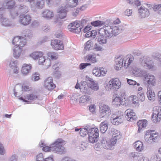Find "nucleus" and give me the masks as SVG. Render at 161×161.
<instances>
[{
  "mask_svg": "<svg viewBox=\"0 0 161 161\" xmlns=\"http://www.w3.org/2000/svg\"><path fill=\"white\" fill-rule=\"evenodd\" d=\"M93 91V90L88 86L87 84L84 86V87H82L81 88V92L87 94L91 95L92 94Z\"/></svg>",
  "mask_w": 161,
  "mask_h": 161,
  "instance_id": "393cba45",
  "label": "nucleus"
},
{
  "mask_svg": "<svg viewBox=\"0 0 161 161\" xmlns=\"http://www.w3.org/2000/svg\"><path fill=\"white\" fill-rule=\"evenodd\" d=\"M42 16L47 19H51L54 16L53 12L48 9H45L42 12Z\"/></svg>",
  "mask_w": 161,
  "mask_h": 161,
  "instance_id": "bb28decb",
  "label": "nucleus"
},
{
  "mask_svg": "<svg viewBox=\"0 0 161 161\" xmlns=\"http://www.w3.org/2000/svg\"><path fill=\"white\" fill-rule=\"evenodd\" d=\"M43 154L42 153H40L37 155L36 157V161H43Z\"/></svg>",
  "mask_w": 161,
  "mask_h": 161,
  "instance_id": "774afa93",
  "label": "nucleus"
},
{
  "mask_svg": "<svg viewBox=\"0 0 161 161\" xmlns=\"http://www.w3.org/2000/svg\"><path fill=\"white\" fill-rule=\"evenodd\" d=\"M22 87L21 86L18 85H16L13 89L14 96L17 97H19V95L17 94V92L19 90L22 91Z\"/></svg>",
  "mask_w": 161,
  "mask_h": 161,
  "instance_id": "49530a36",
  "label": "nucleus"
},
{
  "mask_svg": "<svg viewBox=\"0 0 161 161\" xmlns=\"http://www.w3.org/2000/svg\"><path fill=\"white\" fill-rule=\"evenodd\" d=\"M106 22V24H110L111 25V26H112V28H113L114 27H117L118 28H119L120 27L122 29V30H121V31L120 32H119V34L120 33V32H122L124 29V27L122 26H115V25L119 24V23L120 22L119 20L118 19H116L115 20H114L113 22L109 21L108 20H107Z\"/></svg>",
  "mask_w": 161,
  "mask_h": 161,
  "instance_id": "6ab92c4d",
  "label": "nucleus"
},
{
  "mask_svg": "<svg viewBox=\"0 0 161 161\" xmlns=\"http://www.w3.org/2000/svg\"><path fill=\"white\" fill-rule=\"evenodd\" d=\"M100 131L103 133H105L108 129L107 122L104 121L101 123L100 125Z\"/></svg>",
  "mask_w": 161,
  "mask_h": 161,
  "instance_id": "f704fd0d",
  "label": "nucleus"
},
{
  "mask_svg": "<svg viewBox=\"0 0 161 161\" xmlns=\"http://www.w3.org/2000/svg\"><path fill=\"white\" fill-rule=\"evenodd\" d=\"M124 119V113L122 112H118L111 116V122L114 125H118L123 122Z\"/></svg>",
  "mask_w": 161,
  "mask_h": 161,
  "instance_id": "20e7f679",
  "label": "nucleus"
},
{
  "mask_svg": "<svg viewBox=\"0 0 161 161\" xmlns=\"http://www.w3.org/2000/svg\"><path fill=\"white\" fill-rule=\"evenodd\" d=\"M87 84V82L86 81H81L80 83V84H79L77 83L76 85L75 86V88L76 89H80V91H81V88L82 87H84V86L86 84Z\"/></svg>",
  "mask_w": 161,
  "mask_h": 161,
  "instance_id": "603ef678",
  "label": "nucleus"
},
{
  "mask_svg": "<svg viewBox=\"0 0 161 161\" xmlns=\"http://www.w3.org/2000/svg\"><path fill=\"white\" fill-rule=\"evenodd\" d=\"M161 119V108L159 106L153 107L152 115V120L154 123L159 122Z\"/></svg>",
  "mask_w": 161,
  "mask_h": 161,
  "instance_id": "423d86ee",
  "label": "nucleus"
},
{
  "mask_svg": "<svg viewBox=\"0 0 161 161\" xmlns=\"http://www.w3.org/2000/svg\"><path fill=\"white\" fill-rule=\"evenodd\" d=\"M112 137L114 139H119L121 137V134L118 130L112 128L111 130Z\"/></svg>",
  "mask_w": 161,
  "mask_h": 161,
  "instance_id": "b1692460",
  "label": "nucleus"
},
{
  "mask_svg": "<svg viewBox=\"0 0 161 161\" xmlns=\"http://www.w3.org/2000/svg\"><path fill=\"white\" fill-rule=\"evenodd\" d=\"M90 96L87 95H83L80 97L79 103L82 105L87 104L91 100Z\"/></svg>",
  "mask_w": 161,
  "mask_h": 161,
  "instance_id": "4be33fe9",
  "label": "nucleus"
},
{
  "mask_svg": "<svg viewBox=\"0 0 161 161\" xmlns=\"http://www.w3.org/2000/svg\"><path fill=\"white\" fill-rule=\"evenodd\" d=\"M44 86L48 90H53L55 87V85L53 83L52 77H48L45 80Z\"/></svg>",
  "mask_w": 161,
  "mask_h": 161,
  "instance_id": "ddd939ff",
  "label": "nucleus"
},
{
  "mask_svg": "<svg viewBox=\"0 0 161 161\" xmlns=\"http://www.w3.org/2000/svg\"><path fill=\"white\" fill-rule=\"evenodd\" d=\"M96 57V54L94 53H92L86 56L85 59L87 62L90 61L91 63H95L97 62Z\"/></svg>",
  "mask_w": 161,
  "mask_h": 161,
  "instance_id": "cd10ccee",
  "label": "nucleus"
},
{
  "mask_svg": "<svg viewBox=\"0 0 161 161\" xmlns=\"http://www.w3.org/2000/svg\"><path fill=\"white\" fill-rule=\"evenodd\" d=\"M118 140V139H114L113 137L111 138L110 142V144L111 147H112L114 146L116 143L117 140Z\"/></svg>",
  "mask_w": 161,
  "mask_h": 161,
  "instance_id": "680f3d73",
  "label": "nucleus"
},
{
  "mask_svg": "<svg viewBox=\"0 0 161 161\" xmlns=\"http://www.w3.org/2000/svg\"><path fill=\"white\" fill-rule=\"evenodd\" d=\"M101 145L104 148L107 149H111L110 142H108L106 139H103L101 140Z\"/></svg>",
  "mask_w": 161,
  "mask_h": 161,
  "instance_id": "4c0bfd02",
  "label": "nucleus"
},
{
  "mask_svg": "<svg viewBox=\"0 0 161 161\" xmlns=\"http://www.w3.org/2000/svg\"><path fill=\"white\" fill-rule=\"evenodd\" d=\"M158 138V134L156 133H150L148 131L146 132L144 136L145 141L150 144H152L156 142Z\"/></svg>",
  "mask_w": 161,
  "mask_h": 161,
  "instance_id": "1a4fd4ad",
  "label": "nucleus"
},
{
  "mask_svg": "<svg viewBox=\"0 0 161 161\" xmlns=\"http://www.w3.org/2000/svg\"><path fill=\"white\" fill-rule=\"evenodd\" d=\"M43 55V53L42 52H34L31 54L30 56L34 59L36 60Z\"/></svg>",
  "mask_w": 161,
  "mask_h": 161,
  "instance_id": "e433bc0d",
  "label": "nucleus"
},
{
  "mask_svg": "<svg viewBox=\"0 0 161 161\" xmlns=\"http://www.w3.org/2000/svg\"><path fill=\"white\" fill-rule=\"evenodd\" d=\"M31 21V18L28 14L21 15L19 20L20 23L24 25L29 24Z\"/></svg>",
  "mask_w": 161,
  "mask_h": 161,
  "instance_id": "dca6fc26",
  "label": "nucleus"
},
{
  "mask_svg": "<svg viewBox=\"0 0 161 161\" xmlns=\"http://www.w3.org/2000/svg\"><path fill=\"white\" fill-rule=\"evenodd\" d=\"M125 57V59L124 66V68L126 69L130 65L131 63H132L134 60V58L132 56H130V57H128V56Z\"/></svg>",
  "mask_w": 161,
  "mask_h": 161,
  "instance_id": "c85d7f7f",
  "label": "nucleus"
},
{
  "mask_svg": "<svg viewBox=\"0 0 161 161\" xmlns=\"http://www.w3.org/2000/svg\"><path fill=\"white\" fill-rule=\"evenodd\" d=\"M121 83L117 78L111 79L107 84L105 87L107 89L117 91L120 87Z\"/></svg>",
  "mask_w": 161,
  "mask_h": 161,
  "instance_id": "39448f33",
  "label": "nucleus"
},
{
  "mask_svg": "<svg viewBox=\"0 0 161 161\" xmlns=\"http://www.w3.org/2000/svg\"><path fill=\"white\" fill-rule=\"evenodd\" d=\"M19 9L21 13H26L29 11L28 7L24 5H20L19 8Z\"/></svg>",
  "mask_w": 161,
  "mask_h": 161,
  "instance_id": "09e8293b",
  "label": "nucleus"
},
{
  "mask_svg": "<svg viewBox=\"0 0 161 161\" xmlns=\"http://www.w3.org/2000/svg\"><path fill=\"white\" fill-rule=\"evenodd\" d=\"M61 139H58L52 144V151L60 154L65 152L64 147L62 145L63 141Z\"/></svg>",
  "mask_w": 161,
  "mask_h": 161,
  "instance_id": "f03ea898",
  "label": "nucleus"
},
{
  "mask_svg": "<svg viewBox=\"0 0 161 161\" xmlns=\"http://www.w3.org/2000/svg\"><path fill=\"white\" fill-rule=\"evenodd\" d=\"M100 68H95L92 70V74L93 75L96 76H100Z\"/></svg>",
  "mask_w": 161,
  "mask_h": 161,
  "instance_id": "3c124183",
  "label": "nucleus"
},
{
  "mask_svg": "<svg viewBox=\"0 0 161 161\" xmlns=\"http://www.w3.org/2000/svg\"><path fill=\"white\" fill-rule=\"evenodd\" d=\"M147 95L148 99L150 100L154 99L155 94L154 92H153L150 87L147 88Z\"/></svg>",
  "mask_w": 161,
  "mask_h": 161,
  "instance_id": "58836bf2",
  "label": "nucleus"
},
{
  "mask_svg": "<svg viewBox=\"0 0 161 161\" xmlns=\"http://www.w3.org/2000/svg\"><path fill=\"white\" fill-rule=\"evenodd\" d=\"M88 136L89 141L91 143H94L97 142L98 140L99 136L97 135V134H96L95 135H93V136L92 135H88Z\"/></svg>",
  "mask_w": 161,
  "mask_h": 161,
  "instance_id": "ea45409f",
  "label": "nucleus"
},
{
  "mask_svg": "<svg viewBox=\"0 0 161 161\" xmlns=\"http://www.w3.org/2000/svg\"><path fill=\"white\" fill-rule=\"evenodd\" d=\"M13 50L14 57L17 58H19L21 53L22 48L18 47V46H17L15 47Z\"/></svg>",
  "mask_w": 161,
  "mask_h": 161,
  "instance_id": "c756f323",
  "label": "nucleus"
},
{
  "mask_svg": "<svg viewBox=\"0 0 161 161\" xmlns=\"http://www.w3.org/2000/svg\"><path fill=\"white\" fill-rule=\"evenodd\" d=\"M37 96L36 95H34L33 94H28L26 95L25 97V98L30 101L34 100L37 99Z\"/></svg>",
  "mask_w": 161,
  "mask_h": 161,
  "instance_id": "de8ad7c7",
  "label": "nucleus"
},
{
  "mask_svg": "<svg viewBox=\"0 0 161 161\" xmlns=\"http://www.w3.org/2000/svg\"><path fill=\"white\" fill-rule=\"evenodd\" d=\"M138 12L139 16L141 18L147 17L150 14L148 10L144 7H141L138 9Z\"/></svg>",
  "mask_w": 161,
  "mask_h": 161,
  "instance_id": "f3484780",
  "label": "nucleus"
},
{
  "mask_svg": "<svg viewBox=\"0 0 161 161\" xmlns=\"http://www.w3.org/2000/svg\"><path fill=\"white\" fill-rule=\"evenodd\" d=\"M32 37V35L31 34H30L29 35H25V39L23 38H21L20 39L19 43L18 45V47H23L25 45L26 43V39H30Z\"/></svg>",
  "mask_w": 161,
  "mask_h": 161,
  "instance_id": "7c9ffc66",
  "label": "nucleus"
},
{
  "mask_svg": "<svg viewBox=\"0 0 161 161\" xmlns=\"http://www.w3.org/2000/svg\"><path fill=\"white\" fill-rule=\"evenodd\" d=\"M134 145L136 151L139 152H141L144 149L143 143L141 141H138L136 142L134 144Z\"/></svg>",
  "mask_w": 161,
  "mask_h": 161,
  "instance_id": "2f4dec72",
  "label": "nucleus"
},
{
  "mask_svg": "<svg viewBox=\"0 0 161 161\" xmlns=\"http://www.w3.org/2000/svg\"><path fill=\"white\" fill-rule=\"evenodd\" d=\"M99 113L101 118L108 117L111 114L110 108L107 105L101 103L99 105Z\"/></svg>",
  "mask_w": 161,
  "mask_h": 161,
  "instance_id": "0eeeda50",
  "label": "nucleus"
},
{
  "mask_svg": "<svg viewBox=\"0 0 161 161\" xmlns=\"http://www.w3.org/2000/svg\"><path fill=\"white\" fill-rule=\"evenodd\" d=\"M89 131L88 135L93 136L97 134V135L99 136V130L96 127H92L90 126V129Z\"/></svg>",
  "mask_w": 161,
  "mask_h": 161,
  "instance_id": "79ce46f5",
  "label": "nucleus"
},
{
  "mask_svg": "<svg viewBox=\"0 0 161 161\" xmlns=\"http://www.w3.org/2000/svg\"><path fill=\"white\" fill-rule=\"evenodd\" d=\"M51 45L53 48L56 50L63 49L64 46L60 40H53L51 41Z\"/></svg>",
  "mask_w": 161,
  "mask_h": 161,
  "instance_id": "2eb2a0df",
  "label": "nucleus"
},
{
  "mask_svg": "<svg viewBox=\"0 0 161 161\" xmlns=\"http://www.w3.org/2000/svg\"><path fill=\"white\" fill-rule=\"evenodd\" d=\"M67 1V7L74 8L76 7L78 4V0H66Z\"/></svg>",
  "mask_w": 161,
  "mask_h": 161,
  "instance_id": "473e14b6",
  "label": "nucleus"
},
{
  "mask_svg": "<svg viewBox=\"0 0 161 161\" xmlns=\"http://www.w3.org/2000/svg\"><path fill=\"white\" fill-rule=\"evenodd\" d=\"M122 100V101L124 103V104H121L122 105L127 106L129 105L130 103V101L128 99H126V96L125 95L124 96H123Z\"/></svg>",
  "mask_w": 161,
  "mask_h": 161,
  "instance_id": "6e6d98bb",
  "label": "nucleus"
},
{
  "mask_svg": "<svg viewBox=\"0 0 161 161\" xmlns=\"http://www.w3.org/2000/svg\"><path fill=\"white\" fill-rule=\"evenodd\" d=\"M91 64L90 63H81L80 64L79 66V68L80 69H83L85 68L87 66L90 65Z\"/></svg>",
  "mask_w": 161,
  "mask_h": 161,
  "instance_id": "e2e57ef3",
  "label": "nucleus"
},
{
  "mask_svg": "<svg viewBox=\"0 0 161 161\" xmlns=\"http://www.w3.org/2000/svg\"><path fill=\"white\" fill-rule=\"evenodd\" d=\"M125 95V93L122 94L120 97H118L115 95L113 97L114 98L113 99V103L114 105L117 106H119L120 104H124V103L122 101V97Z\"/></svg>",
  "mask_w": 161,
  "mask_h": 161,
  "instance_id": "a211bd4d",
  "label": "nucleus"
},
{
  "mask_svg": "<svg viewBox=\"0 0 161 161\" xmlns=\"http://www.w3.org/2000/svg\"><path fill=\"white\" fill-rule=\"evenodd\" d=\"M86 80L88 86L94 91H97L98 90L99 86L96 81H94L93 79L87 76H86Z\"/></svg>",
  "mask_w": 161,
  "mask_h": 161,
  "instance_id": "9d476101",
  "label": "nucleus"
},
{
  "mask_svg": "<svg viewBox=\"0 0 161 161\" xmlns=\"http://www.w3.org/2000/svg\"><path fill=\"white\" fill-rule=\"evenodd\" d=\"M45 65L46 66L47 68H49L51 65V61L50 58H47L46 59L45 62Z\"/></svg>",
  "mask_w": 161,
  "mask_h": 161,
  "instance_id": "0e129e2a",
  "label": "nucleus"
},
{
  "mask_svg": "<svg viewBox=\"0 0 161 161\" xmlns=\"http://www.w3.org/2000/svg\"><path fill=\"white\" fill-rule=\"evenodd\" d=\"M125 114L126 116V117L128 121H132L137 118L135 113L133 112L132 109H127L125 112Z\"/></svg>",
  "mask_w": 161,
  "mask_h": 161,
  "instance_id": "4468645a",
  "label": "nucleus"
},
{
  "mask_svg": "<svg viewBox=\"0 0 161 161\" xmlns=\"http://www.w3.org/2000/svg\"><path fill=\"white\" fill-rule=\"evenodd\" d=\"M139 63L144 68L151 69L154 68V63L152 59L147 56H144L140 58Z\"/></svg>",
  "mask_w": 161,
  "mask_h": 161,
  "instance_id": "7ed1b4c3",
  "label": "nucleus"
},
{
  "mask_svg": "<svg viewBox=\"0 0 161 161\" xmlns=\"http://www.w3.org/2000/svg\"><path fill=\"white\" fill-rule=\"evenodd\" d=\"M106 24L104 22L100 20H96L91 22V24L95 27L101 26L103 25L104 26Z\"/></svg>",
  "mask_w": 161,
  "mask_h": 161,
  "instance_id": "a18cd8bd",
  "label": "nucleus"
},
{
  "mask_svg": "<svg viewBox=\"0 0 161 161\" xmlns=\"http://www.w3.org/2000/svg\"><path fill=\"white\" fill-rule=\"evenodd\" d=\"M44 0H36L35 6L36 8L41 9L44 7Z\"/></svg>",
  "mask_w": 161,
  "mask_h": 161,
  "instance_id": "37998d69",
  "label": "nucleus"
},
{
  "mask_svg": "<svg viewBox=\"0 0 161 161\" xmlns=\"http://www.w3.org/2000/svg\"><path fill=\"white\" fill-rule=\"evenodd\" d=\"M90 129V126L87 125L85 127L80 129V134L82 136H86L88 133L89 134V130Z\"/></svg>",
  "mask_w": 161,
  "mask_h": 161,
  "instance_id": "c9c22d12",
  "label": "nucleus"
},
{
  "mask_svg": "<svg viewBox=\"0 0 161 161\" xmlns=\"http://www.w3.org/2000/svg\"><path fill=\"white\" fill-rule=\"evenodd\" d=\"M15 4V2L14 0H11L8 2L5 1L3 4V7L4 8V10L5 8H12Z\"/></svg>",
  "mask_w": 161,
  "mask_h": 161,
  "instance_id": "412c9836",
  "label": "nucleus"
},
{
  "mask_svg": "<svg viewBox=\"0 0 161 161\" xmlns=\"http://www.w3.org/2000/svg\"><path fill=\"white\" fill-rule=\"evenodd\" d=\"M47 55L49 58L52 60L57 59L58 57V54L54 52H49L47 53Z\"/></svg>",
  "mask_w": 161,
  "mask_h": 161,
  "instance_id": "a19ab883",
  "label": "nucleus"
},
{
  "mask_svg": "<svg viewBox=\"0 0 161 161\" xmlns=\"http://www.w3.org/2000/svg\"><path fill=\"white\" fill-rule=\"evenodd\" d=\"M40 79L39 74L38 73H35L32 75L31 80L33 81H36Z\"/></svg>",
  "mask_w": 161,
  "mask_h": 161,
  "instance_id": "5fc2aeb1",
  "label": "nucleus"
},
{
  "mask_svg": "<svg viewBox=\"0 0 161 161\" xmlns=\"http://www.w3.org/2000/svg\"><path fill=\"white\" fill-rule=\"evenodd\" d=\"M61 66V63L57 62L53 65L52 68L55 70H57L58 68Z\"/></svg>",
  "mask_w": 161,
  "mask_h": 161,
  "instance_id": "69168bd1",
  "label": "nucleus"
},
{
  "mask_svg": "<svg viewBox=\"0 0 161 161\" xmlns=\"http://www.w3.org/2000/svg\"><path fill=\"white\" fill-rule=\"evenodd\" d=\"M43 151L45 152H48L52 151V144L50 147L46 146L42 148Z\"/></svg>",
  "mask_w": 161,
  "mask_h": 161,
  "instance_id": "338daca9",
  "label": "nucleus"
},
{
  "mask_svg": "<svg viewBox=\"0 0 161 161\" xmlns=\"http://www.w3.org/2000/svg\"><path fill=\"white\" fill-rule=\"evenodd\" d=\"M60 161H76L75 160L69 157H64Z\"/></svg>",
  "mask_w": 161,
  "mask_h": 161,
  "instance_id": "052dcab7",
  "label": "nucleus"
},
{
  "mask_svg": "<svg viewBox=\"0 0 161 161\" xmlns=\"http://www.w3.org/2000/svg\"><path fill=\"white\" fill-rule=\"evenodd\" d=\"M110 24H105L99 30L97 41L100 44H106L107 42V38H111L114 35L119 34L122 29L120 27L112 28Z\"/></svg>",
  "mask_w": 161,
  "mask_h": 161,
  "instance_id": "f257e3e1",
  "label": "nucleus"
},
{
  "mask_svg": "<svg viewBox=\"0 0 161 161\" xmlns=\"http://www.w3.org/2000/svg\"><path fill=\"white\" fill-rule=\"evenodd\" d=\"M137 96L141 101L143 102L144 100L145 96L143 92H138Z\"/></svg>",
  "mask_w": 161,
  "mask_h": 161,
  "instance_id": "13d9d810",
  "label": "nucleus"
},
{
  "mask_svg": "<svg viewBox=\"0 0 161 161\" xmlns=\"http://www.w3.org/2000/svg\"><path fill=\"white\" fill-rule=\"evenodd\" d=\"M31 68V66L30 64H23L21 69V72L24 75H26L29 72Z\"/></svg>",
  "mask_w": 161,
  "mask_h": 161,
  "instance_id": "5701e85b",
  "label": "nucleus"
},
{
  "mask_svg": "<svg viewBox=\"0 0 161 161\" xmlns=\"http://www.w3.org/2000/svg\"><path fill=\"white\" fill-rule=\"evenodd\" d=\"M69 28L70 29V31H72L75 33H79L82 29V26L77 22H73L70 23L69 26Z\"/></svg>",
  "mask_w": 161,
  "mask_h": 161,
  "instance_id": "9b49d317",
  "label": "nucleus"
},
{
  "mask_svg": "<svg viewBox=\"0 0 161 161\" xmlns=\"http://www.w3.org/2000/svg\"><path fill=\"white\" fill-rule=\"evenodd\" d=\"M147 122V121L145 119L140 120L137 122V125L138 126V132H140L142 129L145 128L146 127Z\"/></svg>",
  "mask_w": 161,
  "mask_h": 161,
  "instance_id": "aec40b11",
  "label": "nucleus"
},
{
  "mask_svg": "<svg viewBox=\"0 0 161 161\" xmlns=\"http://www.w3.org/2000/svg\"><path fill=\"white\" fill-rule=\"evenodd\" d=\"M21 39L20 36H17L15 37L13 39L12 42V43L14 45H15V47L18 46L19 43V42L20 39Z\"/></svg>",
  "mask_w": 161,
  "mask_h": 161,
  "instance_id": "8fccbe9b",
  "label": "nucleus"
},
{
  "mask_svg": "<svg viewBox=\"0 0 161 161\" xmlns=\"http://www.w3.org/2000/svg\"><path fill=\"white\" fill-rule=\"evenodd\" d=\"M161 4L155 5L153 6V9L155 11H158V14H161Z\"/></svg>",
  "mask_w": 161,
  "mask_h": 161,
  "instance_id": "4d7b16f0",
  "label": "nucleus"
},
{
  "mask_svg": "<svg viewBox=\"0 0 161 161\" xmlns=\"http://www.w3.org/2000/svg\"><path fill=\"white\" fill-rule=\"evenodd\" d=\"M125 59V56L120 55L115 59L116 65L114 68L116 70H119L121 69V68L123 66V62Z\"/></svg>",
  "mask_w": 161,
  "mask_h": 161,
  "instance_id": "f8f14e48",
  "label": "nucleus"
},
{
  "mask_svg": "<svg viewBox=\"0 0 161 161\" xmlns=\"http://www.w3.org/2000/svg\"><path fill=\"white\" fill-rule=\"evenodd\" d=\"M2 26H9L12 25V22L10 20L5 16L0 22Z\"/></svg>",
  "mask_w": 161,
  "mask_h": 161,
  "instance_id": "72a5a7b5",
  "label": "nucleus"
},
{
  "mask_svg": "<svg viewBox=\"0 0 161 161\" xmlns=\"http://www.w3.org/2000/svg\"><path fill=\"white\" fill-rule=\"evenodd\" d=\"M57 13L59 17L61 19H63L65 17L66 15L67 11L64 8H60L57 10Z\"/></svg>",
  "mask_w": 161,
  "mask_h": 161,
  "instance_id": "a878e982",
  "label": "nucleus"
},
{
  "mask_svg": "<svg viewBox=\"0 0 161 161\" xmlns=\"http://www.w3.org/2000/svg\"><path fill=\"white\" fill-rule=\"evenodd\" d=\"M17 61L14 60L13 59L11 60L10 61L9 66L11 69H13L14 68L17 66Z\"/></svg>",
  "mask_w": 161,
  "mask_h": 161,
  "instance_id": "864d4df0",
  "label": "nucleus"
},
{
  "mask_svg": "<svg viewBox=\"0 0 161 161\" xmlns=\"http://www.w3.org/2000/svg\"><path fill=\"white\" fill-rule=\"evenodd\" d=\"M143 81L147 86H155L156 84V79L154 75L148 73L144 76Z\"/></svg>",
  "mask_w": 161,
  "mask_h": 161,
  "instance_id": "6e6552de",
  "label": "nucleus"
},
{
  "mask_svg": "<svg viewBox=\"0 0 161 161\" xmlns=\"http://www.w3.org/2000/svg\"><path fill=\"white\" fill-rule=\"evenodd\" d=\"M128 3L133 6H138L141 5V2L139 0H126Z\"/></svg>",
  "mask_w": 161,
  "mask_h": 161,
  "instance_id": "c03bdc74",
  "label": "nucleus"
},
{
  "mask_svg": "<svg viewBox=\"0 0 161 161\" xmlns=\"http://www.w3.org/2000/svg\"><path fill=\"white\" fill-rule=\"evenodd\" d=\"M127 82L128 84L130 85H136L137 86H139L140 85V84L139 83H136V81L132 80L127 79Z\"/></svg>",
  "mask_w": 161,
  "mask_h": 161,
  "instance_id": "bf43d9fd",
  "label": "nucleus"
}]
</instances>
